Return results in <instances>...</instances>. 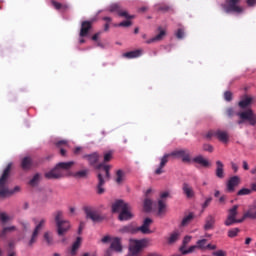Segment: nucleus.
Masks as SVG:
<instances>
[{
	"label": "nucleus",
	"instance_id": "28",
	"mask_svg": "<svg viewBox=\"0 0 256 256\" xmlns=\"http://www.w3.org/2000/svg\"><path fill=\"white\" fill-rule=\"evenodd\" d=\"M84 159H87V161L90 163V165H95L99 161V154L97 152L89 155H84Z\"/></svg>",
	"mask_w": 256,
	"mask_h": 256
},
{
	"label": "nucleus",
	"instance_id": "49",
	"mask_svg": "<svg viewBox=\"0 0 256 256\" xmlns=\"http://www.w3.org/2000/svg\"><path fill=\"white\" fill-rule=\"evenodd\" d=\"M132 25L133 23L131 22V20H126L117 24L116 27H131Z\"/></svg>",
	"mask_w": 256,
	"mask_h": 256
},
{
	"label": "nucleus",
	"instance_id": "48",
	"mask_svg": "<svg viewBox=\"0 0 256 256\" xmlns=\"http://www.w3.org/2000/svg\"><path fill=\"white\" fill-rule=\"evenodd\" d=\"M0 221L1 223H7V221H11V218L6 213H0Z\"/></svg>",
	"mask_w": 256,
	"mask_h": 256
},
{
	"label": "nucleus",
	"instance_id": "27",
	"mask_svg": "<svg viewBox=\"0 0 256 256\" xmlns=\"http://www.w3.org/2000/svg\"><path fill=\"white\" fill-rule=\"evenodd\" d=\"M167 213V203L163 200L158 201V215L159 217H163Z\"/></svg>",
	"mask_w": 256,
	"mask_h": 256
},
{
	"label": "nucleus",
	"instance_id": "19",
	"mask_svg": "<svg viewBox=\"0 0 256 256\" xmlns=\"http://www.w3.org/2000/svg\"><path fill=\"white\" fill-rule=\"evenodd\" d=\"M225 165L220 160L216 161V177L218 179H224L225 178Z\"/></svg>",
	"mask_w": 256,
	"mask_h": 256
},
{
	"label": "nucleus",
	"instance_id": "3",
	"mask_svg": "<svg viewBox=\"0 0 256 256\" xmlns=\"http://www.w3.org/2000/svg\"><path fill=\"white\" fill-rule=\"evenodd\" d=\"M97 169L99 170L97 193L98 195H103V193H105V188H103V185H105V181H109L111 178V175L109 174V169H111V166L99 164Z\"/></svg>",
	"mask_w": 256,
	"mask_h": 256
},
{
	"label": "nucleus",
	"instance_id": "47",
	"mask_svg": "<svg viewBox=\"0 0 256 256\" xmlns=\"http://www.w3.org/2000/svg\"><path fill=\"white\" fill-rule=\"evenodd\" d=\"M171 7L167 5H157V11H162V13H167V11H170Z\"/></svg>",
	"mask_w": 256,
	"mask_h": 256
},
{
	"label": "nucleus",
	"instance_id": "10",
	"mask_svg": "<svg viewBox=\"0 0 256 256\" xmlns=\"http://www.w3.org/2000/svg\"><path fill=\"white\" fill-rule=\"evenodd\" d=\"M157 35L146 40L145 43L146 45H151L152 43H159L160 41H163L165 37H167V28H163L159 26L157 28Z\"/></svg>",
	"mask_w": 256,
	"mask_h": 256
},
{
	"label": "nucleus",
	"instance_id": "40",
	"mask_svg": "<svg viewBox=\"0 0 256 256\" xmlns=\"http://www.w3.org/2000/svg\"><path fill=\"white\" fill-rule=\"evenodd\" d=\"M124 179H125V173H123L122 170H118L117 177H116V183H118V185H121V183H123Z\"/></svg>",
	"mask_w": 256,
	"mask_h": 256
},
{
	"label": "nucleus",
	"instance_id": "51",
	"mask_svg": "<svg viewBox=\"0 0 256 256\" xmlns=\"http://www.w3.org/2000/svg\"><path fill=\"white\" fill-rule=\"evenodd\" d=\"M224 99H225V101H232L233 100V93H231V91H226L224 93Z\"/></svg>",
	"mask_w": 256,
	"mask_h": 256
},
{
	"label": "nucleus",
	"instance_id": "30",
	"mask_svg": "<svg viewBox=\"0 0 256 256\" xmlns=\"http://www.w3.org/2000/svg\"><path fill=\"white\" fill-rule=\"evenodd\" d=\"M256 219V206H251L249 210L243 215V219Z\"/></svg>",
	"mask_w": 256,
	"mask_h": 256
},
{
	"label": "nucleus",
	"instance_id": "61",
	"mask_svg": "<svg viewBox=\"0 0 256 256\" xmlns=\"http://www.w3.org/2000/svg\"><path fill=\"white\" fill-rule=\"evenodd\" d=\"M81 151H83V148L78 146L74 149V155H80Z\"/></svg>",
	"mask_w": 256,
	"mask_h": 256
},
{
	"label": "nucleus",
	"instance_id": "53",
	"mask_svg": "<svg viewBox=\"0 0 256 256\" xmlns=\"http://www.w3.org/2000/svg\"><path fill=\"white\" fill-rule=\"evenodd\" d=\"M189 243H191V236H185L184 239H183V244H182V247H187V245H189Z\"/></svg>",
	"mask_w": 256,
	"mask_h": 256
},
{
	"label": "nucleus",
	"instance_id": "43",
	"mask_svg": "<svg viewBox=\"0 0 256 256\" xmlns=\"http://www.w3.org/2000/svg\"><path fill=\"white\" fill-rule=\"evenodd\" d=\"M153 206V201H151V199L146 198L144 200V209L145 211H151V207Z\"/></svg>",
	"mask_w": 256,
	"mask_h": 256
},
{
	"label": "nucleus",
	"instance_id": "58",
	"mask_svg": "<svg viewBox=\"0 0 256 256\" xmlns=\"http://www.w3.org/2000/svg\"><path fill=\"white\" fill-rule=\"evenodd\" d=\"M22 227L24 231H28V229H31V224L29 222H22Z\"/></svg>",
	"mask_w": 256,
	"mask_h": 256
},
{
	"label": "nucleus",
	"instance_id": "34",
	"mask_svg": "<svg viewBox=\"0 0 256 256\" xmlns=\"http://www.w3.org/2000/svg\"><path fill=\"white\" fill-rule=\"evenodd\" d=\"M179 237H181V232L179 230H175L170 234V237L168 238V242L170 244L175 243L179 240Z\"/></svg>",
	"mask_w": 256,
	"mask_h": 256
},
{
	"label": "nucleus",
	"instance_id": "23",
	"mask_svg": "<svg viewBox=\"0 0 256 256\" xmlns=\"http://www.w3.org/2000/svg\"><path fill=\"white\" fill-rule=\"evenodd\" d=\"M143 55V49H138L130 52H126L123 54V57L126 59H137V57H141Z\"/></svg>",
	"mask_w": 256,
	"mask_h": 256
},
{
	"label": "nucleus",
	"instance_id": "35",
	"mask_svg": "<svg viewBox=\"0 0 256 256\" xmlns=\"http://www.w3.org/2000/svg\"><path fill=\"white\" fill-rule=\"evenodd\" d=\"M119 233H132V234H135V233H137V228H135L133 225H127V226L122 227L119 230Z\"/></svg>",
	"mask_w": 256,
	"mask_h": 256
},
{
	"label": "nucleus",
	"instance_id": "31",
	"mask_svg": "<svg viewBox=\"0 0 256 256\" xmlns=\"http://www.w3.org/2000/svg\"><path fill=\"white\" fill-rule=\"evenodd\" d=\"M73 165H75L74 161L60 162L57 164V166L59 167V169H61V171H69V169H71V167H73Z\"/></svg>",
	"mask_w": 256,
	"mask_h": 256
},
{
	"label": "nucleus",
	"instance_id": "64",
	"mask_svg": "<svg viewBox=\"0 0 256 256\" xmlns=\"http://www.w3.org/2000/svg\"><path fill=\"white\" fill-rule=\"evenodd\" d=\"M161 199L163 201V199H167V197H169V192H162L160 195Z\"/></svg>",
	"mask_w": 256,
	"mask_h": 256
},
{
	"label": "nucleus",
	"instance_id": "5",
	"mask_svg": "<svg viewBox=\"0 0 256 256\" xmlns=\"http://www.w3.org/2000/svg\"><path fill=\"white\" fill-rule=\"evenodd\" d=\"M35 228L31 234L30 240L28 241L29 247H32L34 243H37V238L39 237V233L43 231L45 225H47V218H33Z\"/></svg>",
	"mask_w": 256,
	"mask_h": 256
},
{
	"label": "nucleus",
	"instance_id": "36",
	"mask_svg": "<svg viewBox=\"0 0 256 256\" xmlns=\"http://www.w3.org/2000/svg\"><path fill=\"white\" fill-rule=\"evenodd\" d=\"M87 175H89V170L84 169V170H80L78 172H75L73 174V177H75V179H85V177H87Z\"/></svg>",
	"mask_w": 256,
	"mask_h": 256
},
{
	"label": "nucleus",
	"instance_id": "24",
	"mask_svg": "<svg viewBox=\"0 0 256 256\" xmlns=\"http://www.w3.org/2000/svg\"><path fill=\"white\" fill-rule=\"evenodd\" d=\"M110 249L116 251L117 253H121V251H123V247L121 246V239L114 238L111 242Z\"/></svg>",
	"mask_w": 256,
	"mask_h": 256
},
{
	"label": "nucleus",
	"instance_id": "63",
	"mask_svg": "<svg viewBox=\"0 0 256 256\" xmlns=\"http://www.w3.org/2000/svg\"><path fill=\"white\" fill-rule=\"evenodd\" d=\"M217 131H210V132H208L207 134H206V137H207V139H211V137H215V133H216Z\"/></svg>",
	"mask_w": 256,
	"mask_h": 256
},
{
	"label": "nucleus",
	"instance_id": "22",
	"mask_svg": "<svg viewBox=\"0 0 256 256\" xmlns=\"http://www.w3.org/2000/svg\"><path fill=\"white\" fill-rule=\"evenodd\" d=\"M251 103H253V97L244 96L238 103V106L240 107V109H247V107L251 106Z\"/></svg>",
	"mask_w": 256,
	"mask_h": 256
},
{
	"label": "nucleus",
	"instance_id": "29",
	"mask_svg": "<svg viewBox=\"0 0 256 256\" xmlns=\"http://www.w3.org/2000/svg\"><path fill=\"white\" fill-rule=\"evenodd\" d=\"M21 167L24 170H29L31 167H33V160L31 157H25L22 159Z\"/></svg>",
	"mask_w": 256,
	"mask_h": 256
},
{
	"label": "nucleus",
	"instance_id": "4",
	"mask_svg": "<svg viewBox=\"0 0 256 256\" xmlns=\"http://www.w3.org/2000/svg\"><path fill=\"white\" fill-rule=\"evenodd\" d=\"M54 219L59 237H63L71 229V224L67 220H63V211L58 210L54 213Z\"/></svg>",
	"mask_w": 256,
	"mask_h": 256
},
{
	"label": "nucleus",
	"instance_id": "45",
	"mask_svg": "<svg viewBox=\"0 0 256 256\" xmlns=\"http://www.w3.org/2000/svg\"><path fill=\"white\" fill-rule=\"evenodd\" d=\"M252 190L249 188H242L237 192V195L243 196V195H251Z\"/></svg>",
	"mask_w": 256,
	"mask_h": 256
},
{
	"label": "nucleus",
	"instance_id": "26",
	"mask_svg": "<svg viewBox=\"0 0 256 256\" xmlns=\"http://www.w3.org/2000/svg\"><path fill=\"white\" fill-rule=\"evenodd\" d=\"M213 227H215V217L213 215H209L206 218L204 229H205V231H211V229H213Z\"/></svg>",
	"mask_w": 256,
	"mask_h": 256
},
{
	"label": "nucleus",
	"instance_id": "41",
	"mask_svg": "<svg viewBox=\"0 0 256 256\" xmlns=\"http://www.w3.org/2000/svg\"><path fill=\"white\" fill-rule=\"evenodd\" d=\"M41 181V174L37 173L33 176V178L30 180V185L35 187Z\"/></svg>",
	"mask_w": 256,
	"mask_h": 256
},
{
	"label": "nucleus",
	"instance_id": "20",
	"mask_svg": "<svg viewBox=\"0 0 256 256\" xmlns=\"http://www.w3.org/2000/svg\"><path fill=\"white\" fill-rule=\"evenodd\" d=\"M192 162L201 165V167H211V162H209L205 157L201 155L194 157Z\"/></svg>",
	"mask_w": 256,
	"mask_h": 256
},
{
	"label": "nucleus",
	"instance_id": "57",
	"mask_svg": "<svg viewBox=\"0 0 256 256\" xmlns=\"http://www.w3.org/2000/svg\"><path fill=\"white\" fill-rule=\"evenodd\" d=\"M226 115L227 117H233V115H235V110H233V108H228L226 110Z\"/></svg>",
	"mask_w": 256,
	"mask_h": 256
},
{
	"label": "nucleus",
	"instance_id": "11",
	"mask_svg": "<svg viewBox=\"0 0 256 256\" xmlns=\"http://www.w3.org/2000/svg\"><path fill=\"white\" fill-rule=\"evenodd\" d=\"M108 11H110V13H118L119 17H124L125 19H135V16L129 15L127 10H122L119 4H111Z\"/></svg>",
	"mask_w": 256,
	"mask_h": 256
},
{
	"label": "nucleus",
	"instance_id": "37",
	"mask_svg": "<svg viewBox=\"0 0 256 256\" xmlns=\"http://www.w3.org/2000/svg\"><path fill=\"white\" fill-rule=\"evenodd\" d=\"M197 249L200 251H207V239H201L196 242Z\"/></svg>",
	"mask_w": 256,
	"mask_h": 256
},
{
	"label": "nucleus",
	"instance_id": "38",
	"mask_svg": "<svg viewBox=\"0 0 256 256\" xmlns=\"http://www.w3.org/2000/svg\"><path fill=\"white\" fill-rule=\"evenodd\" d=\"M79 247H81V237H78L76 241L73 243L72 249H71V255H75Z\"/></svg>",
	"mask_w": 256,
	"mask_h": 256
},
{
	"label": "nucleus",
	"instance_id": "44",
	"mask_svg": "<svg viewBox=\"0 0 256 256\" xmlns=\"http://www.w3.org/2000/svg\"><path fill=\"white\" fill-rule=\"evenodd\" d=\"M2 231L5 237L8 233H13V231H17V227L15 226L4 227Z\"/></svg>",
	"mask_w": 256,
	"mask_h": 256
},
{
	"label": "nucleus",
	"instance_id": "32",
	"mask_svg": "<svg viewBox=\"0 0 256 256\" xmlns=\"http://www.w3.org/2000/svg\"><path fill=\"white\" fill-rule=\"evenodd\" d=\"M193 219H195V215L193 213L187 214L181 221V227H187V225H189Z\"/></svg>",
	"mask_w": 256,
	"mask_h": 256
},
{
	"label": "nucleus",
	"instance_id": "25",
	"mask_svg": "<svg viewBox=\"0 0 256 256\" xmlns=\"http://www.w3.org/2000/svg\"><path fill=\"white\" fill-rule=\"evenodd\" d=\"M215 137L221 141V143H228L229 142V133L221 130H217L215 132Z\"/></svg>",
	"mask_w": 256,
	"mask_h": 256
},
{
	"label": "nucleus",
	"instance_id": "9",
	"mask_svg": "<svg viewBox=\"0 0 256 256\" xmlns=\"http://www.w3.org/2000/svg\"><path fill=\"white\" fill-rule=\"evenodd\" d=\"M238 117L242 119V121H248L249 125L255 127L256 125V114L253 109L249 108L246 111L239 112Z\"/></svg>",
	"mask_w": 256,
	"mask_h": 256
},
{
	"label": "nucleus",
	"instance_id": "2",
	"mask_svg": "<svg viewBox=\"0 0 256 256\" xmlns=\"http://www.w3.org/2000/svg\"><path fill=\"white\" fill-rule=\"evenodd\" d=\"M11 167H13V164L9 163L4 169V172L0 178V199L9 197V195H13V193H17V191H19L18 186H16L13 190H9V188L6 186L9 179V174L11 173Z\"/></svg>",
	"mask_w": 256,
	"mask_h": 256
},
{
	"label": "nucleus",
	"instance_id": "15",
	"mask_svg": "<svg viewBox=\"0 0 256 256\" xmlns=\"http://www.w3.org/2000/svg\"><path fill=\"white\" fill-rule=\"evenodd\" d=\"M86 217L87 219H91L94 223H99L103 221V217H101L97 212L93 211L91 208H86Z\"/></svg>",
	"mask_w": 256,
	"mask_h": 256
},
{
	"label": "nucleus",
	"instance_id": "33",
	"mask_svg": "<svg viewBox=\"0 0 256 256\" xmlns=\"http://www.w3.org/2000/svg\"><path fill=\"white\" fill-rule=\"evenodd\" d=\"M51 3L57 11H67L69 9V6L67 4H61L55 0H51Z\"/></svg>",
	"mask_w": 256,
	"mask_h": 256
},
{
	"label": "nucleus",
	"instance_id": "17",
	"mask_svg": "<svg viewBox=\"0 0 256 256\" xmlns=\"http://www.w3.org/2000/svg\"><path fill=\"white\" fill-rule=\"evenodd\" d=\"M128 205L123 200H118L112 205V213H121L124 209H127Z\"/></svg>",
	"mask_w": 256,
	"mask_h": 256
},
{
	"label": "nucleus",
	"instance_id": "21",
	"mask_svg": "<svg viewBox=\"0 0 256 256\" xmlns=\"http://www.w3.org/2000/svg\"><path fill=\"white\" fill-rule=\"evenodd\" d=\"M182 190L187 199H193V197H195V191L193 190V187H191V185L188 183L183 184Z\"/></svg>",
	"mask_w": 256,
	"mask_h": 256
},
{
	"label": "nucleus",
	"instance_id": "42",
	"mask_svg": "<svg viewBox=\"0 0 256 256\" xmlns=\"http://www.w3.org/2000/svg\"><path fill=\"white\" fill-rule=\"evenodd\" d=\"M44 240L46 241L47 245H51L53 243V234H51V232H45Z\"/></svg>",
	"mask_w": 256,
	"mask_h": 256
},
{
	"label": "nucleus",
	"instance_id": "46",
	"mask_svg": "<svg viewBox=\"0 0 256 256\" xmlns=\"http://www.w3.org/2000/svg\"><path fill=\"white\" fill-rule=\"evenodd\" d=\"M239 235V228H233L228 231V237L233 238Z\"/></svg>",
	"mask_w": 256,
	"mask_h": 256
},
{
	"label": "nucleus",
	"instance_id": "6",
	"mask_svg": "<svg viewBox=\"0 0 256 256\" xmlns=\"http://www.w3.org/2000/svg\"><path fill=\"white\" fill-rule=\"evenodd\" d=\"M149 243H151V241L149 239H141V240L132 239V240H130L129 251H130L131 255H138L140 251H143V249H145V247L149 246Z\"/></svg>",
	"mask_w": 256,
	"mask_h": 256
},
{
	"label": "nucleus",
	"instance_id": "14",
	"mask_svg": "<svg viewBox=\"0 0 256 256\" xmlns=\"http://www.w3.org/2000/svg\"><path fill=\"white\" fill-rule=\"evenodd\" d=\"M239 183H241V178H239V176L231 177L227 182V191H229V193H233V191H235V187L239 186Z\"/></svg>",
	"mask_w": 256,
	"mask_h": 256
},
{
	"label": "nucleus",
	"instance_id": "13",
	"mask_svg": "<svg viewBox=\"0 0 256 256\" xmlns=\"http://www.w3.org/2000/svg\"><path fill=\"white\" fill-rule=\"evenodd\" d=\"M153 224V220L151 218H146L142 224V226L136 228V233L137 232H142L143 235H151L153 231H151V225Z\"/></svg>",
	"mask_w": 256,
	"mask_h": 256
},
{
	"label": "nucleus",
	"instance_id": "60",
	"mask_svg": "<svg viewBox=\"0 0 256 256\" xmlns=\"http://www.w3.org/2000/svg\"><path fill=\"white\" fill-rule=\"evenodd\" d=\"M213 255L214 256H226V253L223 250H218V251L214 252Z\"/></svg>",
	"mask_w": 256,
	"mask_h": 256
},
{
	"label": "nucleus",
	"instance_id": "16",
	"mask_svg": "<svg viewBox=\"0 0 256 256\" xmlns=\"http://www.w3.org/2000/svg\"><path fill=\"white\" fill-rule=\"evenodd\" d=\"M119 221H129V219H133V213H131V206L128 205L127 208L121 211L118 216Z\"/></svg>",
	"mask_w": 256,
	"mask_h": 256
},
{
	"label": "nucleus",
	"instance_id": "54",
	"mask_svg": "<svg viewBox=\"0 0 256 256\" xmlns=\"http://www.w3.org/2000/svg\"><path fill=\"white\" fill-rule=\"evenodd\" d=\"M211 201H213V198L209 197L205 200V202L202 204V208L203 209H207V207H209V205H211Z\"/></svg>",
	"mask_w": 256,
	"mask_h": 256
},
{
	"label": "nucleus",
	"instance_id": "18",
	"mask_svg": "<svg viewBox=\"0 0 256 256\" xmlns=\"http://www.w3.org/2000/svg\"><path fill=\"white\" fill-rule=\"evenodd\" d=\"M92 25H93V20L82 22L80 37H87V35L89 34V29H91Z\"/></svg>",
	"mask_w": 256,
	"mask_h": 256
},
{
	"label": "nucleus",
	"instance_id": "1",
	"mask_svg": "<svg viewBox=\"0 0 256 256\" xmlns=\"http://www.w3.org/2000/svg\"><path fill=\"white\" fill-rule=\"evenodd\" d=\"M169 157H176V159H182L183 163H191V152H189V150L187 149L174 150L169 154H164L160 158V164L154 172L155 175H161L165 173L163 169L165 168V165L169 163Z\"/></svg>",
	"mask_w": 256,
	"mask_h": 256
},
{
	"label": "nucleus",
	"instance_id": "50",
	"mask_svg": "<svg viewBox=\"0 0 256 256\" xmlns=\"http://www.w3.org/2000/svg\"><path fill=\"white\" fill-rule=\"evenodd\" d=\"M177 39H183L185 37V30L183 28H180L176 32Z\"/></svg>",
	"mask_w": 256,
	"mask_h": 256
},
{
	"label": "nucleus",
	"instance_id": "62",
	"mask_svg": "<svg viewBox=\"0 0 256 256\" xmlns=\"http://www.w3.org/2000/svg\"><path fill=\"white\" fill-rule=\"evenodd\" d=\"M248 7H255L256 0H246Z\"/></svg>",
	"mask_w": 256,
	"mask_h": 256
},
{
	"label": "nucleus",
	"instance_id": "59",
	"mask_svg": "<svg viewBox=\"0 0 256 256\" xmlns=\"http://www.w3.org/2000/svg\"><path fill=\"white\" fill-rule=\"evenodd\" d=\"M206 249H209V251H215V249H217V245H215V244H206Z\"/></svg>",
	"mask_w": 256,
	"mask_h": 256
},
{
	"label": "nucleus",
	"instance_id": "52",
	"mask_svg": "<svg viewBox=\"0 0 256 256\" xmlns=\"http://www.w3.org/2000/svg\"><path fill=\"white\" fill-rule=\"evenodd\" d=\"M111 159H113V153L112 152H107V153L104 154L105 163L109 162Z\"/></svg>",
	"mask_w": 256,
	"mask_h": 256
},
{
	"label": "nucleus",
	"instance_id": "7",
	"mask_svg": "<svg viewBox=\"0 0 256 256\" xmlns=\"http://www.w3.org/2000/svg\"><path fill=\"white\" fill-rule=\"evenodd\" d=\"M237 209H239V205H234L232 208H230L228 210V216L227 219L224 222V225H226V227H231V225L235 224V223H243V221H245V219H243V217L239 220H237V215H238V211Z\"/></svg>",
	"mask_w": 256,
	"mask_h": 256
},
{
	"label": "nucleus",
	"instance_id": "55",
	"mask_svg": "<svg viewBox=\"0 0 256 256\" xmlns=\"http://www.w3.org/2000/svg\"><path fill=\"white\" fill-rule=\"evenodd\" d=\"M203 149L204 151H208V153H213V146L211 144H204Z\"/></svg>",
	"mask_w": 256,
	"mask_h": 256
},
{
	"label": "nucleus",
	"instance_id": "56",
	"mask_svg": "<svg viewBox=\"0 0 256 256\" xmlns=\"http://www.w3.org/2000/svg\"><path fill=\"white\" fill-rule=\"evenodd\" d=\"M63 145L65 147H67L68 143L66 140H60V141L56 142V147H63Z\"/></svg>",
	"mask_w": 256,
	"mask_h": 256
},
{
	"label": "nucleus",
	"instance_id": "8",
	"mask_svg": "<svg viewBox=\"0 0 256 256\" xmlns=\"http://www.w3.org/2000/svg\"><path fill=\"white\" fill-rule=\"evenodd\" d=\"M241 0H228L227 4L223 6L225 13H237L238 15L245 11V8L241 5Z\"/></svg>",
	"mask_w": 256,
	"mask_h": 256
},
{
	"label": "nucleus",
	"instance_id": "39",
	"mask_svg": "<svg viewBox=\"0 0 256 256\" xmlns=\"http://www.w3.org/2000/svg\"><path fill=\"white\" fill-rule=\"evenodd\" d=\"M195 249H197V244L194 246H190L189 249H185V246L180 247V251H181L182 255H189V253H193V251H195Z\"/></svg>",
	"mask_w": 256,
	"mask_h": 256
},
{
	"label": "nucleus",
	"instance_id": "12",
	"mask_svg": "<svg viewBox=\"0 0 256 256\" xmlns=\"http://www.w3.org/2000/svg\"><path fill=\"white\" fill-rule=\"evenodd\" d=\"M46 179H63L65 177V171L61 170L58 165L49 172L45 173Z\"/></svg>",
	"mask_w": 256,
	"mask_h": 256
}]
</instances>
